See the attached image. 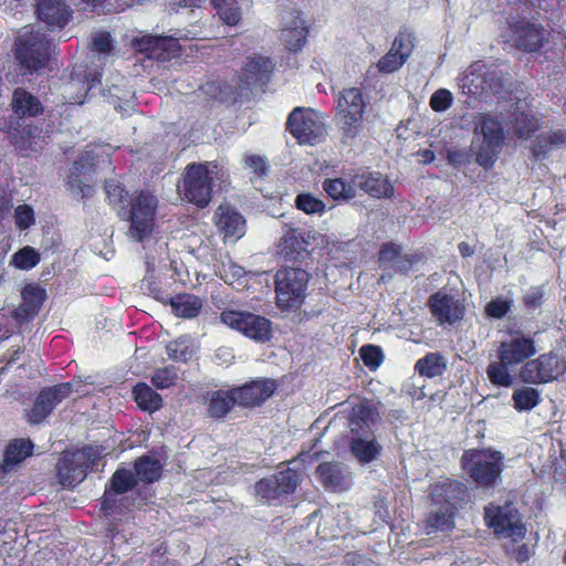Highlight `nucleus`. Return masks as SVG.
Here are the masks:
<instances>
[{"instance_id":"nucleus-1","label":"nucleus","mask_w":566,"mask_h":566,"mask_svg":"<svg viewBox=\"0 0 566 566\" xmlns=\"http://www.w3.org/2000/svg\"><path fill=\"white\" fill-rule=\"evenodd\" d=\"M428 497L433 509L426 516L423 528L431 535L455 527V517L470 501V492L463 482L446 478L431 484Z\"/></svg>"},{"instance_id":"nucleus-2","label":"nucleus","mask_w":566,"mask_h":566,"mask_svg":"<svg viewBox=\"0 0 566 566\" xmlns=\"http://www.w3.org/2000/svg\"><path fill=\"white\" fill-rule=\"evenodd\" d=\"M537 352L536 342L533 336L522 331H513L506 340L500 343L496 357L486 367V375L490 382L497 387H511L514 384L512 371L518 366L522 367Z\"/></svg>"},{"instance_id":"nucleus-3","label":"nucleus","mask_w":566,"mask_h":566,"mask_svg":"<svg viewBox=\"0 0 566 566\" xmlns=\"http://www.w3.org/2000/svg\"><path fill=\"white\" fill-rule=\"evenodd\" d=\"M10 106L15 117L0 118V130L7 134L14 148L28 150L41 129L34 125H22L21 119L43 114L44 106L38 96L23 87L13 91Z\"/></svg>"},{"instance_id":"nucleus-4","label":"nucleus","mask_w":566,"mask_h":566,"mask_svg":"<svg viewBox=\"0 0 566 566\" xmlns=\"http://www.w3.org/2000/svg\"><path fill=\"white\" fill-rule=\"evenodd\" d=\"M504 457L493 449L472 448L464 450L460 459L461 469L472 482L483 489L494 488L504 470Z\"/></svg>"},{"instance_id":"nucleus-5","label":"nucleus","mask_w":566,"mask_h":566,"mask_svg":"<svg viewBox=\"0 0 566 566\" xmlns=\"http://www.w3.org/2000/svg\"><path fill=\"white\" fill-rule=\"evenodd\" d=\"M481 139L474 151L475 163L485 170L492 169L505 144V129L494 115L481 113L476 117L474 129Z\"/></svg>"},{"instance_id":"nucleus-6","label":"nucleus","mask_w":566,"mask_h":566,"mask_svg":"<svg viewBox=\"0 0 566 566\" xmlns=\"http://www.w3.org/2000/svg\"><path fill=\"white\" fill-rule=\"evenodd\" d=\"M310 274L301 269L285 266L274 276L276 305L283 311L297 310L306 298Z\"/></svg>"},{"instance_id":"nucleus-7","label":"nucleus","mask_w":566,"mask_h":566,"mask_svg":"<svg viewBox=\"0 0 566 566\" xmlns=\"http://www.w3.org/2000/svg\"><path fill=\"white\" fill-rule=\"evenodd\" d=\"M51 45L41 32H24L15 39L14 59L24 74H33L49 64Z\"/></svg>"},{"instance_id":"nucleus-8","label":"nucleus","mask_w":566,"mask_h":566,"mask_svg":"<svg viewBox=\"0 0 566 566\" xmlns=\"http://www.w3.org/2000/svg\"><path fill=\"white\" fill-rule=\"evenodd\" d=\"M218 165L213 161L190 163L182 175V192L185 199L197 206L206 208L212 198L213 169Z\"/></svg>"},{"instance_id":"nucleus-9","label":"nucleus","mask_w":566,"mask_h":566,"mask_svg":"<svg viewBox=\"0 0 566 566\" xmlns=\"http://www.w3.org/2000/svg\"><path fill=\"white\" fill-rule=\"evenodd\" d=\"M566 374V357L557 350L539 354L528 359L518 370V378L527 385L558 381Z\"/></svg>"},{"instance_id":"nucleus-10","label":"nucleus","mask_w":566,"mask_h":566,"mask_svg":"<svg viewBox=\"0 0 566 566\" xmlns=\"http://www.w3.org/2000/svg\"><path fill=\"white\" fill-rule=\"evenodd\" d=\"M101 459V451L93 446L65 453L56 464L60 483L66 488H74L86 478L90 470L98 465Z\"/></svg>"},{"instance_id":"nucleus-11","label":"nucleus","mask_w":566,"mask_h":566,"mask_svg":"<svg viewBox=\"0 0 566 566\" xmlns=\"http://www.w3.org/2000/svg\"><path fill=\"white\" fill-rule=\"evenodd\" d=\"M301 483L302 473L298 470L286 468L256 481L254 493L263 503L277 505L294 494Z\"/></svg>"},{"instance_id":"nucleus-12","label":"nucleus","mask_w":566,"mask_h":566,"mask_svg":"<svg viewBox=\"0 0 566 566\" xmlns=\"http://www.w3.org/2000/svg\"><path fill=\"white\" fill-rule=\"evenodd\" d=\"M551 33L541 23L525 18L509 22L505 43L523 53H537L549 41Z\"/></svg>"},{"instance_id":"nucleus-13","label":"nucleus","mask_w":566,"mask_h":566,"mask_svg":"<svg viewBox=\"0 0 566 566\" xmlns=\"http://www.w3.org/2000/svg\"><path fill=\"white\" fill-rule=\"evenodd\" d=\"M366 101L359 87H346L337 98V116L342 123L344 136L356 137L363 128Z\"/></svg>"},{"instance_id":"nucleus-14","label":"nucleus","mask_w":566,"mask_h":566,"mask_svg":"<svg viewBox=\"0 0 566 566\" xmlns=\"http://www.w3.org/2000/svg\"><path fill=\"white\" fill-rule=\"evenodd\" d=\"M220 321L231 329L240 332L256 343H268L273 336L272 322L259 314L226 310L221 312Z\"/></svg>"},{"instance_id":"nucleus-15","label":"nucleus","mask_w":566,"mask_h":566,"mask_svg":"<svg viewBox=\"0 0 566 566\" xmlns=\"http://www.w3.org/2000/svg\"><path fill=\"white\" fill-rule=\"evenodd\" d=\"M285 129L298 145H315L324 135L325 125L313 108L297 106L289 114Z\"/></svg>"},{"instance_id":"nucleus-16","label":"nucleus","mask_w":566,"mask_h":566,"mask_svg":"<svg viewBox=\"0 0 566 566\" xmlns=\"http://www.w3.org/2000/svg\"><path fill=\"white\" fill-rule=\"evenodd\" d=\"M158 200L150 192L136 193L129 203L128 220L132 237L142 242L151 235L155 227Z\"/></svg>"},{"instance_id":"nucleus-17","label":"nucleus","mask_w":566,"mask_h":566,"mask_svg":"<svg viewBox=\"0 0 566 566\" xmlns=\"http://www.w3.org/2000/svg\"><path fill=\"white\" fill-rule=\"evenodd\" d=\"M485 525L493 531L497 537L523 538L525 525L522 523L516 509L506 505L490 503L484 507Z\"/></svg>"},{"instance_id":"nucleus-18","label":"nucleus","mask_w":566,"mask_h":566,"mask_svg":"<svg viewBox=\"0 0 566 566\" xmlns=\"http://www.w3.org/2000/svg\"><path fill=\"white\" fill-rule=\"evenodd\" d=\"M73 392L70 381L43 387L30 407L25 411V419L30 424H40L53 410Z\"/></svg>"},{"instance_id":"nucleus-19","label":"nucleus","mask_w":566,"mask_h":566,"mask_svg":"<svg viewBox=\"0 0 566 566\" xmlns=\"http://www.w3.org/2000/svg\"><path fill=\"white\" fill-rule=\"evenodd\" d=\"M427 306L438 325L453 326L460 323L467 314L465 301L440 289L427 300Z\"/></svg>"},{"instance_id":"nucleus-20","label":"nucleus","mask_w":566,"mask_h":566,"mask_svg":"<svg viewBox=\"0 0 566 566\" xmlns=\"http://www.w3.org/2000/svg\"><path fill=\"white\" fill-rule=\"evenodd\" d=\"M310 25L300 10H291L281 19L280 41L292 54L300 53L307 44Z\"/></svg>"},{"instance_id":"nucleus-21","label":"nucleus","mask_w":566,"mask_h":566,"mask_svg":"<svg viewBox=\"0 0 566 566\" xmlns=\"http://www.w3.org/2000/svg\"><path fill=\"white\" fill-rule=\"evenodd\" d=\"M132 46L146 57L168 62L179 56L181 46L177 39L165 35H143L132 41Z\"/></svg>"},{"instance_id":"nucleus-22","label":"nucleus","mask_w":566,"mask_h":566,"mask_svg":"<svg viewBox=\"0 0 566 566\" xmlns=\"http://www.w3.org/2000/svg\"><path fill=\"white\" fill-rule=\"evenodd\" d=\"M413 48V34L407 30H400L395 36L389 51L377 62L378 72L391 74L398 71L409 59Z\"/></svg>"},{"instance_id":"nucleus-23","label":"nucleus","mask_w":566,"mask_h":566,"mask_svg":"<svg viewBox=\"0 0 566 566\" xmlns=\"http://www.w3.org/2000/svg\"><path fill=\"white\" fill-rule=\"evenodd\" d=\"M238 406L252 409L262 406L277 389L276 380L272 378H255L241 386H234Z\"/></svg>"},{"instance_id":"nucleus-24","label":"nucleus","mask_w":566,"mask_h":566,"mask_svg":"<svg viewBox=\"0 0 566 566\" xmlns=\"http://www.w3.org/2000/svg\"><path fill=\"white\" fill-rule=\"evenodd\" d=\"M308 245L302 229L286 227L277 244V252L284 261L302 262L310 254Z\"/></svg>"},{"instance_id":"nucleus-25","label":"nucleus","mask_w":566,"mask_h":566,"mask_svg":"<svg viewBox=\"0 0 566 566\" xmlns=\"http://www.w3.org/2000/svg\"><path fill=\"white\" fill-rule=\"evenodd\" d=\"M326 196L336 203H348L357 197L355 170L339 177H328L322 182Z\"/></svg>"},{"instance_id":"nucleus-26","label":"nucleus","mask_w":566,"mask_h":566,"mask_svg":"<svg viewBox=\"0 0 566 566\" xmlns=\"http://www.w3.org/2000/svg\"><path fill=\"white\" fill-rule=\"evenodd\" d=\"M355 180L356 189L373 198H390L394 195L392 185L378 171L355 170Z\"/></svg>"},{"instance_id":"nucleus-27","label":"nucleus","mask_w":566,"mask_h":566,"mask_svg":"<svg viewBox=\"0 0 566 566\" xmlns=\"http://www.w3.org/2000/svg\"><path fill=\"white\" fill-rule=\"evenodd\" d=\"M36 13L39 20L50 28H64L72 17V10L65 0H39Z\"/></svg>"},{"instance_id":"nucleus-28","label":"nucleus","mask_w":566,"mask_h":566,"mask_svg":"<svg viewBox=\"0 0 566 566\" xmlns=\"http://www.w3.org/2000/svg\"><path fill=\"white\" fill-rule=\"evenodd\" d=\"M216 224L224 237L241 238L244 233V218L229 206H219L216 211Z\"/></svg>"},{"instance_id":"nucleus-29","label":"nucleus","mask_w":566,"mask_h":566,"mask_svg":"<svg viewBox=\"0 0 566 566\" xmlns=\"http://www.w3.org/2000/svg\"><path fill=\"white\" fill-rule=\"evenodd\" d=\"M234 406H238V399L233 387L227 390L218 389L211 392L207 411L209 417L213 419H223L231 412Z\"/></svg>"},{"instance_id":"nucleus-30","label":"nucleus","mask_w":566,"mask_h":566,"mask_svg":"<svg viewBox=\"0 0 566 566\" xmlns=\"http://www.w3.org/2000/svg\"><path fill=\"white\" fill-rule=\"evenodd\" d=\"M563 145H566V129L549 130L535 137L531 145V153L535 159H542Z\"/></svg>"},{"instance_id":"nucleus-31","label":"nucleus","mask_w":566,"mask_h":566,"mask_svg":"<svg viewBox=\"0 0 566 566\" xmlns=\"http://www.w3.org/2000/svg\"><path fill=\"white\" fill-rule=\"evenodd\" d=\"M167 304L170 305L172 313L181 318L197 317L203 306L202 300L190 293H179L170 296Z\"/></svg>"},{"instance_id":"nucleus-32","label":"nucleus","mask_w":566,"mask_h":566,"mask_svg":"<svg viewBox=\"0 0 566 566\" xmlns=\"http://www.w3.org/2000/svg\"><path fill=\"white\" fill-rule=\"evenodd\" d=\"M274 64L270 57H249L243 73L249 84L266 83L273 73Z\"/></svg>"},{"instance_id":"nucleus-33","label":"nucleus","mask_w":566,"mask_h":566,"mask_svg":"<svg viewBox=\"0 0 566 566\" xmlns=\"http://www.w3.org/2000/svg\"><path fill=\"white\" fill-rule=\"evenodd\" d=\"M446 370L447 360L440 352H429L415 364V371L424 378L442 376Z\"/></svg>"},{"instance_id":"nucleus-34","label":"nucleus","mask_w":566,"mask_h":566,"mask_svg":"<svg viewBox=\"0 0 566 566\" xmlns=\"http://www.w3.org/2000/svg\"><path fill=\"white\" fill-rule=\"evenodd\" d=\"M34 444L30 439L19 438L10 441L4 450L3 465L6 468H12L28 457L32 455Z\"/></svg>"},{"instance_id":"nucleus-35","label":"nucleus","mask_w":566,"mask_h":566,"mask_svg":"<svg viewBox=\"0 0 566 566\" xmlns=\"http://www.w3.org/2000/svg\"><path fill=\"white\" fill-rule=\"evenodd\" d=\"M134 399L137 406L148 412H154L163 407V398L145 382H138L133 389Z\"/></svg>"},{"instance_id":"nucleus-36","label":"nucleus","mask_w":566,"mask_h":566,"mask_svg":"<svg viewBox=\"0 0 566 566\" xmlns=\"http://www.w3.org/2000/svg\"><path fill=\"white\" fill-rule=\"evenodd\" d=\"M136 476L145 483H154L161 478L163 465L159 460L142 455L134 463Z\"/></svg>"},{"instance_id":"nucleus-37","label":"nucleus","mask_w":566,"mask_h":566,"mask_svg":"<svg viewBox=\"0 0 566 566\" xmlns=\"http://www.w3.org/2000/svg\"><path fill=\"white\" fill-rule=\"evenodd\" d=\"M316 475L326 490H340L344 485V474L335 462H323L316 468Z\"/></svg>"},{"instance_id":"nucleus-38","label":"nucleus","mask_w":566,"mask_h":566,"mask_svg":"<svg viewBox=\"0 0 566 566\" xmlns=\"http://www.w3.org/2000/svg\"><path fill=\"white\" fill-rule=\"evenodd\" d=\"M212 8L217 11L222 22L230 27H235L242 19L239 0H209Z\"/></svg>"},{"instance_id":"nucleus-39","label":"nucleus","mask_w":566,"mask_h":566,"mask_svg":"<svg viewBox=\"0 0 566 566\" xmlns=\"http://www.w3.org/2000/svg\"><path fill=\"white\" fill-rule=\"evenodd\" d=\"M352 453L360 463H369L375 460L381 451V446L376 440L354 438L349 443Z\"/></svg>"},{"instance_id":"nucleus-40","label":"nucleus","mask_w":566,"mask_h":566,"mask_svg":"<svg viewBox=\"0 0 566 566\" xmlns=\"http://www.w3.org/2000/svg\"><path fill=\"white\" fill-rule=\"evenodd\" d=\"M513 407L517 411L534 409L542 401L538 389L530 386L517 388L512 394Z\"/></svg>"},{"instance_id":"nucleus-41","label":"nucleus","mask_w":566,"mask_h":566,"mask_svg":"<svg viewBox=\"0 0 566 566\" xmlns=\"http://www.w3.org/2000/svg\"><path fill=\"white\" fill-rule=\"evenodd\" d=\"M137 485V479L130 470L117 469L105 489L114 494H124Z\"/></svg>"},{"instance_id":"nucleus-42","label":"nucleus","mask_w":566,"mask_h":566,"mask_svg":"<svg viewBox=\"0 0 566 566\" xmlns=\"http://www.w3.org/2000/svg\"><path fill=\"white\" fill-rule=\"evenodd\" d=\"M512 127L518 138H528L538 129V119L526 112L514 114Z\"/></svg>"},{"instance_id":"nucleus-43","label":"nucleus","mask_w":566,"mask_h":566,"mask_svg":"<svg viewBox=\"0 0 566 566\" xmlns=\"http://www.w3.org/2000/svg\"><path fill=\"white\" fill-rule=\"evenodd\" d=\"M41 261L40 253L32 247L25 245L19 249L11 258V264L23 271L35 268Z\"/></svg>"},{"instance_id":"nucleus-44","label":"nucleus","mask_w":566,"mask_h":566,"mask_svg":"<svg viewBox=\"0 0 566 566\" xmlns=\"http://www.w3.org/2000/svg\"><path fill=\"white\" fill-rule=\"evenodd\" d=\"M295 207L306 214L321 216L326 211L325 202L308 192H302L296 196Z\"/></svg>"},{"instance_id":"nucleus-45","label":"nucleus","mask_w":566,"mask_h":566,"mask_svg":"<svg viewBox=\"0 0 566 566\" xmlns=\"http://www.w3.org/2000/svg\"><path fill=\"white\" fill-rule=\"evenodd\" d=\"M178 379V369L175 366L156 368L151 376V384L157 389H167L175 385Z\"/></svg>"},{"instance_id":"nucleus-46","label":"nucleus","mask_w":566,"mask_h":566,"mask_svg":"<svg viewBox=\"0 0 566 566\" xmlns=\"http://www.w3.org/2000/svg\"><path fill=\"white\" fill-rule=\"evenodd\" d=\"M371 420V410L367 405H357L352 409L349 416V426L352 432L358 433L365 427H368Z\"/></svg>"},{"instance_id":"nucleus-47","label":"nucleus","mask_w":566,"mask_h":566,"mask_svg":"<svg viewBox=\"0 0 566 566\" xmlns=\"http://www.w3.org/2000/svg\"><path fill=\"white\" fill-rule=\"evenodd\" d=\"M45 298V290L36 284L27 285L22 291V301L33 307L38 313L40 312Z\"/></svg>"},{"instance_id":"nucleus-48","label":"nucleus","mask_w":566,"mask_h":566,"mask_svg":"<svg viewBox=\"0 0 566 566\" xmlns=\"http://www.w3.org/2000/svg\"><path fill=\"white\" fill-rule=\"evenodd\" d=\"M359 355L364 365L371 370L378 368L384 360L382 350L379 346L376 345L361 346Z\"/></svg>"},{"instance_id":"nucleus-49","label":"nucleus","mask_w":566,"mask_h":566,"mask_svg":"<svg viewBox=\"0 0 566 566\" xmlns=\"http://www.w3.org/2000/svg\"><path fill=\"white\" fill-rule=\"evenodd\" d=\"M166 349L168 357L176 361L186 363L191 357V350L185 340L176 339L169 342Z\"/></svg>"},{"instance_id":"nucleus-50","label":"nucleus","mask_w":566,"mask_h":566,"mask_svg":"<svg viewBox=\"0 0 566 566\" xmlns=\"http://www.w3.org/2000/svg\"><path fill=\"white\" fill-rule=\"evenodd\" d=\"M82 168L83 165L78 160H75L72 171L69 176V185L71 189L76 193H80L82 197H87L92 191V187L82 182L80 179L78 174L81 172Z\"/></svg>"},{"instance_id":"nucleus-51","label":"nucleus","mask_w":566,"mask_h":566,"mask_svg":"<svg viewBox=\"0 0 566 566\" xmlns=\"http://www.w3.org/2000/svg\"><path fill=\"white\" fill-rule=\"evenodd\" d=\"M452 102V93L447 88H439L431 95L429 105L434 112L440 113L447 111Z\"/></svg>"},{"instance_id":"nucleus-52","label":"nucleus","mask_w":566,"mask_h":566,"mask_svg":"<svg viewBox=\"0 0 566 566\" xmlns=\"http://www.w3.org/2000/svg\"><path fill=\"white\" fill-rule=\"evenodd\" d=\"M203 92L212 99L223 102L230 94V85L226 82L211 81L203 85Z\"/></svg>"},{"instance_id":"nucleus-53","label":"nucleus","mask_w":566,"mask_h":566,"mask_svg":"<svg viewBox=\"0 0 566 566\" xmlns=\"http://www.w3.org/2000/svg\"><path fill=\"white\" fill-rule=\"evenodd\" d=\"M15 226L19 230H27L35 222L34 211L28 205H20L15 208Z\"/></svg>"},{"instance_id":"nucleus-54","label":"nucleus","mask_w":566,"mask_h":566,"mask_svg":"<svg viewBox=\"0 0 566 566\" xmlns=\"http://www.w3.org/2000/svg\"><path fill=\"white\" fill-rule=\"evenodd\" d=\"M544 303L542 286H532L523 297V304L527 312H535Z\"/></svg>"},{"instance_id":"nucleus-55","label":"nucleus","mask_w":566,"mask_h":566,"mask_svg":"<svg viewBox=\"0 0 566 566\" xmlns=\"http://www.w3.org/2000/svg\"><path fill=\"white\" fill-rule=\"evenodd\" d=\"M105 191L109 203L113 206L122 205L126 200L127 191L114 180L105 182Z\"/></svg>"},{"instance_id":"nucleus-56","label":"nucleus","mask_w":566,"mask_h":566,"mask_svg":"<svg viewBox=\"0 0 566 566\" xmlns=\"http://www.w3.org/2000/svg\"><path fill=\"white\" fill-rule=\"evenodd\" d=\"M511 307V303L504 298H493L485 306V314L492 318L504 317Z\"/></svg>"},{"instance_id":"nucleus-57","label":"nucleus","mask_w":566,"mask_h":566,"mask_svg":"<svg viewBox=\"0 0 566 566\" xmlns=\"http://www.w3.org/2000/svg\"><path fill=\"white\" fill-rule=\"evenodd\" d=\"M143 287L157 301L167 304L169 295L161 289L159 282L153 275L146 276L143 280Z\"/></svg>"},{"instance_id":"nucleus-58","label":"nucleus","mask_w":566,"mask_h":566,"mask_svg":"<svg viewBox=\"0 0 566 566\" xmlns=\"http://www.w3.org/2000/svg\"><path fill=\"white\" fill-rule=\"evenodd\" d=\"M401 247L394 242H385L380 245L378 259L380 263H388L400 256Z\"/></svg>"},{"instance_id":"nucleus-59","label":"nucleus","mask_w":566,"mask_h":566,"mask_svg":"<svg viewBox=\"0 0 566 566\" xmlns=\"http://www.w3.org/2000/svg\"><path fill=\"white\" fill-rule=\"evenodd\" d=\"M92 49L99 53H108L113 50V41L109 32H101L93 38Z\"/></svg>"},{"instance_id":"nucleus-60","label":"nucleus","mask_w":566,"mask_h":566,"mask_svg":"<svg viewBox=\"0 0 566 566\" xmlns=\"http://www.w3.org/2000/svg\"><path fill=\"white\" fill-rule=\"evenodd\" d=\"M39 313L21 301V303L18 305V307L14 308L12 315L19 323H28L32 321Z\"/></svg>"},{"instance_id":"nucleus-61","label":"nucleus","mask_w":566,"mask_h":566,"mask_svg":"<svg viewBox=\"0 0 566 566\" xmlns=\"http://www.w3.org/2000/svg\"><path fill=\"white\" fill-rule=\"evenodd\" d=\"M420 259L421 256L417 253L400 255L397 259L395 269L399 273L407 274Z\"/></svg>"},{"instance_id":"nucleus-62","label":"nucleus","mask_w":566,"mask_h":566,"mask_svg":"<svg viewBox=\"0 0 566 566\" xmlns=\"http://www.w3.org/2000/svg\"><path fill=\"white\" fill-rule=\"evenodd\" d=\"M470 154L465 150L460 149H449L447 150V160L448 163L454 167L460 168L467 163H469Z\"/></svg>"},{"instance_id":"nucleus-63","label":"nucleus","mask_w":566,"mask_h":566,"mask_svg":"<svg viewBox=\"0 0 566 566\" xmlns=\"http://www.w3.org/2000/svg\"><path fill=\"white\" fill-rule=\"evenodd\" d=\"M13 207L12 192L6 188L0 187V221L10 213Z\"/></svg>"},{"instance_id":"nucleus-64","label":"nucleus","mask_w":566,"mask_h":566,"mask_svg":"<svg viewBox=\"0 0 566 566\" xmlns=\"http://www.w3.org/2000/svg\"><path fill=\"white\" fill-rule=\"evenodd\" d=\"M247 164L250 168L253 169L254 172L262 176L268 171V166L265 160L259 155H251L247 158Z\"/></svg>"}]
</instances>
